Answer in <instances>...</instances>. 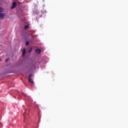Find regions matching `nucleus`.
<instances>
[{"label": "nucleus", "instance_id": "obj_8", "mask_svg": "<svg viewBox=\"0 0 128 128\" xmlns=\"http://www.w3.org/2000/svg\"><path fill=\"white\" fill-rule=\"evenodd\" d=\"M30 42L28 41H27L26 43V46H28V44H29Z\"/></svg>", "mask_w": 128, "mask_h": 128}, {"label": "nucleus", "instance_id": "obj_4", "mask_svg": "<svg viewBox=\"0 0 128 128\" xmlns=\"http://www.w3.org/2000/svg\"><path fill=\"white\" fill-rule=\"evenodd\" d=\"M35 52H36L37 54H40V52H42V50L40 49H37L36 50H35Z\"/></svg>", "mask_w": 128, "mask_h": 128}, {"label": "nucleus", "instance_id": "obj_7", "mask_svg": "<svg viewBox=\"0 0 128 128\" xmlns=\"http://www.w3.org/2000/svg\"><path fill=\"white\" fill-rule=\"evenodd\" d=\"M4 10V9L0 7V12H2Z\"/></svg>", "mask_w": 128, "mask_h": 128}, {"label": "nucleus", "instance_id": "obj_6", "mask_svg": "<svg viewBox=\"0 0 128 128\" xmlns=\"http://www.w3.org/2000/svg\"><path fill=\"white\" fill-rule=\"evenodd\" d=\"M30 28V26L29 25H27L24 26V30H26V28Z\"/></svg>", "mask_w": 128, "mask_h": 128}, {"label": "nucleus", "instance_id": "obj_10", "mask_svg": "<svg viewBox=\"0 0 128 128\" xmlns=\"http://www.w3.org/2000/svg\"><path fill=\"white\" fill-rule=\"evenodd\" d=\"M8 59H6V62H8Z\"/></svg>", "mask_w": 128, "mask_h": 128}, {"label": "nucleus", "instance_id": "obj_3", "mask_svg": "<svg viewBox=\"0 0 128 128\" xmlns=\"http://www.w3.org/2000/svg\"><path fill=\"white\" fill-rule=\"evenodd\" d=\"M6 16V14L4 13H0V20H2Z\"/></svg>", "mask_w": 128, "mask_h": 128}, {"label": "nucleus", "instance_id": "obj_5", "mask_svg": "<svg viewBox=\"0 0 128 128\" xmlns=\"http://www.w3.org/2000/svg\"><path fill=\"white\" fill-rule=\"evenodd\" d=\"M22 52V56H24L26 54V49L24 48Z\"/></svg>", "mask_w": 128, "mask_h": 128}, {"label": "nucleus", "instance_id": "obj_2", "mask_svg": "<svg viewBox=\"0 0 128 128\" xmlns=\"http://www.w3.org/2000/svg\"><path fill=\"white\" fill-rule=\"evenodd\" d=\"M16 2H13L12 4V6H11V9L14 10V8H16Z\"/></svg>", "mask_w": 128, "mask_h": 128}, {"label": "nucleus", "instance_id": "obj_12", "mask_svg": "<svg viewBox=\"0 0 128 128\" xmlns=\"http://www.w3.org/2000/svg\"><path fill=\"white\" fill-rule=\"evenodd\" d=\"M0 60H2L0 58Z\"/></svg>", "mask_w": 128, "mask_h": 128}, {"label": "nucleus", "instance_id": "obj_1", "mask_svg": "<svg viewBox=\"0 0 128 128\" xmlns=\"http://www.w3.org/2000/svg\"><path fill=\"white\" fill-rule=\"evenodd\" d=\"M32 74H30L28 76V82H30L32 84H34V80H32Z\"/></svg>", "mask_w": 128, "mask_h": 128}, {"label": "nucleus", "instance_id": "obj_9", "mask_svg": "<svg viewBox=\"0 0 128 128\" xmlns=\"http://www.w3.org/2000/svg\"><path fill=\"white\" fill-rule=\"evenodd\" d=\"M32 48L30 50H29L28 52H32Z\"/></svg>", "mask_w": 128, "mask_h": 128}, {"label": "nucleus", "instance_id": "obj_11", "mask_svg": "<svg viewBox=\"0 0 128 128\" xmlns=\"http://www.w3.org/2000/svg\"><path fill=\"white\" fill-rule=\"evenodd\" d=\"M23 96H26V94H23Z\"/></svg>", "mask_w": 128, "mask_h": 128}]
</instances>
